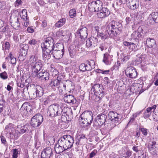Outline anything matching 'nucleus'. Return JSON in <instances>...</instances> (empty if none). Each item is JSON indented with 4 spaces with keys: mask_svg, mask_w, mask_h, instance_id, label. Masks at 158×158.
<instances>
[{
    "mask_svg": "<svg viewBox=\"0 0 158 158\" xmlns=\"http://www.w3.org/2000/svg\"><path fill=\"white\" fill-rule=\"evenodd\" d=\"M43 65L40 60H38V61L34 63L33 64L31 65V68L40 71Z\"/></svg>",
    "mask_w": 158,
    "mask_h": 158,
    "instance_id": "nucleus-29",
    "label": "nucleus"
},
{
    "mask_svg": "<svg viewBox=\"0 0 158 158\" xmlns=\"http://www.w3.org/2000/svg\"><path fill=\"white\" fill-rule=\"evenodd\" d=\"M141 36L140 32L137 31H134L131 35L132 38L135 40L136 41H138L139 40H141Z\"/></svg>",
    "mask_w": 158,
    "mask_h": 158,
    "instance_id": "nucleus-28",
    "label": "nucleus"
},
{
    "mask_svg": "<svg viewBox=\"0 0 158 158\" xmlns=\"http://www.w3.org/2000/svg\"><path fill=\"white\" fill-rule=\"evenodd\" d=\"M97 153V150L96 149L94 150L90 153L89 156V158H92L96 155Z\"/></svg>",
    "mask_w": 158,
    "mask_h": 158,
    "instance_id": "nucleus-59",
    "label": "nucleus"
},
{
    "mask_svg": "<svg viewBox=\"0 0 158 158\" xmlns=\"http://www.w3.org/2000/svg\"><path fill=\"white\" fill-rule=\"evenodd\" d=\"M126 1L127 6L131 10H136L139 6V0H126Z\"/></svg>",
    "mask_w": 158,
    "mask_h": 158,
    "instance_id": "nucleus-13",
    "label": "nucleus"
},
{
    "mask_svg": "<svg viewBox=\"0 0 158 158\" xmlns=\"http://www.w3.org/2000/svg\"><path fill=\"white\" fill-rule=\"evenodd\" d=\"M88 64L89 65L88 66L90 67V71L92 69H94L95 67V63L94 60H92L91 61H88Z\"/></svg>",
    "mask_w": 158,
    "mask_h": 158,
    "instance_id": "nucleus-52",
    "label": "nucleus"
},
{
    "mask_svg": "<svg viewBox=\"0 0 158 158\" xmlns=\"http://www.w3.org/2000/svg\"><path fill=\"white\" fill-rule=\"evenodd\" d=\"M63 100L65 102L71 104L74 106L77 107L79 105L78 102L77 101L74 96L72 95H65Z\"/></svg>",
    "mask_w": 158,
    "mask_h": 158,
    "instance_id": "nucleus-10",
    "label": "nucleus"
},
{
    "mask_svg": "<svg viewBox=\"0 0 158 158\" xmlns=\"http://www.w3.org/2000/svg\"><path fill=\"white\" fill-rule=\"evenodd\" d=\"M27 10L25 9L23 10L21 13L20 14V16L21 18L23 20H26V18H28V17H27Z\"/></svg>",
    "mask_w": 158,
    "mask_h": 158,
    "instance_id": "nucleus-44",
    "label": "nucleus"
},
{
    "mask_svg": "<svg viewBox=\"0 0 158 158\" xmlns=\"http://www.w3.org/2000/svg\"><path fill=\"white\" fill-rule=\"evenodd\" d=\"M10 139H17L19 136L20 134L17 129H14L9 134Z\"/></svg>",
    "mask_w": 158,
    "mask_h": 158,
    "instance_id": "nucleus-31",
    "label": "nucleus"
},
{
    "mask_svg": "<svg viewBox=\"0 0 158 158\" xmlns=\"http://www.w3.org/2000/svg\"><path fill=\"white\" fill-rule=\"evenodd\" d=\"M0 138L2 143L4 144H5L6 141L5 137L2 135H1Z\"/></svg>",
    "mask_w": 158,
    "mask_h": 158,
    "instance_id": "nucleus-63",
    "label": "nucleus"
},
{
    "mask_svg": "<svg viewBox=\"0 0 158 158\" xmlns=\"http://www.w3.org/2000/svg\"><path fill=\"white\" fill-rule=\"evenodd\" d=\"M50 102V101L49 99L47 98H44L43 101V104L45 105L49 104Z\"/></svg>",
    "mask_w": 158,
    "mask_h": 158,
    "instance_id": "nucleus-60",
    "label": "nucleus"
},
{
    "mask_svg": "<svg viewBox=\"0 0 158 158\" xmlns=\"http://www.w3.org/2000/svg\"><path fill=\"white\" fill-rule=\"evenodd\" d=\"M74 138L69 135H64L59 138L55 145V150L57 154H60L70 149L73 147Z\"/></svg>",
    "mask_w": 158,
    "mask_h": 158,
    "instance_id": "nucleus-2",
    "label": "nucleus"
},
{
    "mask_svg": "<svg viewBox=\"0 0 158 158\" xmlns=\"http://www.w3.org/2000/svg\"><path fill=\"white\" fill-rule=\"evenodd\" d=\"M102 8L99 10L97 14L99 17L102 18H104L110 15V12L107 8L103 7L102 6Z\"/></svg>",
    "mask_w": 158,
    "mask_h": 158,
    "instance_id": "nucleus-21",
    "label": "nucleus"
},
{
    "mask_svg": "<svg viewBox=\"0 0 158 158\" xmlns=\"http://www.w3.org/2000/svg\"><path fill=\"white\" fill-rule=\"evenodd\" d=\"M14 125L13 124L9 123L6 126L5 129V131L10 134V132H11L14 129Z\"/></svg>",
    "mask_w": 158,
    "mask_h": 158,
    "instance_id": "nucleus-35",
    "label": "nucleus"
},
{
    "mask_svg": "<svg viewBox=\"0 0 158 158\" xmlns=\"http://www.w3.org/2000/svg\"><path fill=\"white\" fill-rule=\"evenodd\" d=\"M156 105H154L152 107H149L147 108L144 113V118H146L149 117L151 115V113L153 112V110H154L156 109Z\"/></svg>",
    "mask_w": 158,
    "mask_h": 158,
    "instance_id": "nucleus-25",
    "label": "nucleus"
},
{
    "mask_svg": "<svg viewBox=\"0 0 158 158\" xmlns=\"http://www.w3.org/2000/svg\"><path fill=\"white\" fill-rule=\"evenodd\" d=\"M156 44L155 40L152 38H148L146 40V44L149 48H152Z\"/></svg>",
    "mask_w": 158,
    "mask_h": 158,
    "instance_id": "nucleus-32",
    "label": "nucleus"
},
{
    "mask_svg": "<svg viewBox=\"0 0 158 158\" xmlns=\"http://www.w3.org/2000/svg\"><path fill=\"white\" fill-rule=\"evenodd\" d=\"M104 93L102 92L101 93L97 95H94V96L93 98V100H94L95 102H97L98 103H99L100 102L102 98L104 96Z\"/></svg>",
    "mask_w": 158,
    "mask_h": 158,
    "instance_id": "nucleus-34",
    "label": "nucleus"
},
{
    "mask_svg": "<svg viewBox=\"0 0 158 158\" xmlns=\"http://www.w3.org/2000/svg\"><path fill=\"white\" fill-rule=\"evenodd\" d=\"M76 33L79 35L80 38L81 40H85L88 35L87 29L85 27H82L80 29L78 30Z\"/></svg>",
    "mask_w": 158,
    "mask_h": 158,
    "instance_id": "nucleus-20",
    "label": "nucleus"
},
{
    "mask_svg": "<svg viewBox=\"0 0 158 158\" xmlns=\"http://www.w3.org/2000/svg\"><path fill=\"white\" fill-rule=\"evenodd\" d=\"M53 57L56 59H60L62 57L64 54L63 51L58 50L56 49L52 50V51Z\"/></svg>",
    "mask_w": 158,
    "mask_h": 158,
    "instance_id": "nucleus-24",
    "label": "nucleus"
},
{
    "mask_svg": "<svg viewBox=\"0 0 158 158\" xmlns=\"http://www.w3.org/2000/svg\"><path fill=\"white\" fill-rule=\"evenodd\" d=\"M90 69V67L88 66L87 64L84 63L81 64L79 66L80 70L83 72H84L86 71H89Z\"/></svg>",
    "mask_w": 158,
    "mask_h": 158,
    "instance_id": "nucleus-33",
    "label": "nucleus"
},
{
    "mask_svg": "<svg viewBox=\"0 0 158 158\" xmlns=\"http://www.w3.org/2000/svg\"><path fill=\"white\" fill-rule=\"evenodd\" d=\"M70 55L71 57H73L77 52L75 48L73 46H71L69 49Z\"/></svg>",
    "mask_w": 158,
    "mask_h": 158,
    "instance_id": "nucleus-42",
    "label": "nucleus"
},
{
    "mask_svg": "<svg viewBox=\"0 0 158 158\" xmlns=\"http://www.w3.org/2000/svg\"><path fill=\"white\" fill-rule=\"evenodd\" d=\"M104 90L102 85L98 84H94L92 86L91 89V92L92 91L94 93V95H97L99 94L100 93H101L103 92L104 93V95H105L106 94V92Z\"/></svg>",
    "mask_w": 158,
    "mask_h": 158,
    "instance_id": "nucleus-15",
    "label": "nucleus"
},
{
    "mask_svg": "<svg viewBox=\"0 0 158 158\" xmlns=\"http://www.w3.org/2000/svg\"><path fill=\"white\" fill-rule=\"evenodd\" d=\"M146 22L148 25L158 23V12H153L151 13L147 19Z\"/></svg>",
    "mask_w": 158,
    "mask_h": 158,
    "instance_id": "nucleus-9",
    "label": "nucleus"
},
{
    "mask_svg": "<svg viewBox=\"0 0 158 158\" xmlns=\"http://www.w3.org/2000/svg\"><path fill=\"white\" fill-rule=\"evenodd\" d=\"M53 155V152L50 147H48L43 149L41 155V158H50Z\"/></svg>",
    "mask_w": 158,
    "mask_h": 158,
    "instance_id": "nucleus-17",
    "label": "nucleus"
},
{
    "mask_svg": "<svg viewBox=\"0 0 158 158\" xmlns=\"http://www.w3.org/2000/svg\"><path fill=\"white\" fill-rule=\"evenodd\" d=\"M23 78H21L20 80H18L17 81V85L18 86L23 88L24 86V80H23Z\"/></svg>",
    "mask_w": 158,
    "mask_h": 158,
    "instance_id": "nucleus-46",
    "label": "nucleus"
},
{
    "mask_svg": "<svg viewBox=\"0 0 158 158\" xmlns=\"http://www.w3.org/2000/svg\"><path fill=\"white\" fill-rule=\"evenodd\" d=\"M54 44L53 39L51 37H48L46 38L44 43L41 44V48L53 50Z\"/></svg>",
    "mask_w": 158,
    "mask_h": 158,
    "instance_id": "nucleus-12",
    "label": "nucleus"
},
{
    "mask_svg": "<svg viewBox=\"0 0 158 158\" xmlns=\"http://www.w3.org/2000/svg\"><path fill=\"white\" fill-rule=\"evenodd\" d=\"M99 48L102 51H103L106 50L107 49V47L106 44L104 43H103L100 45Z\"/></svg>",
    "mask_w": 158,
    "mask_h": 158,
    "instance_id": "nucleus-56",
    "label": "nucleus"
},
{
    "mask_svg": "<svg viewBox=\"0 0 158 158\" xmlns=\"http://www.w3.org/2000/svg\"><path fill=\"white\" fill-rule=\"evenodd\" d=\"M98 72L99 73H102L104 74H107L109 73L110 72V70H104L103 69L101 70L100 69H98Z\"/></svg>",
    "mask_w": 158,
    "mask_h": 158,
    "instance_id": "nucleus-58",
    "label": "nucleus"
},
{
    "mask_svg": "<svg viewBox=\"0 0 158 158\" xmlns=\"http://www.w3.org/2000/svg\"><path fill=\"white\" fill-rule=\"evenodd\" d=\"M112 59L108 53H106L104 54L103 62L106 65L110 64Z\"/></svg>",
    "mask_w": 158,
    "mask_h": 158,
    "instance_id": "nucleus-30",
    "label": "nucleus"
},
{
    "mask_svg": "<svg viewBox=\"0 0 158 158\" xmlns=\"http://www.w3.org/2000/svg\"><path fill=\"white\" fill-rule=\"evenodd\" d=\"M38 60V58L36 54L31 55L30 57L29 60L30 62V65L31 66V65H32L34 63H36Z\"/></svg>",
    "mask_w": 158,
    "mask_h": 158,
    "instance_id": "nucleus-39",
    "label": "nucleus"
},
{
    "mask_svg": "<svg viewBox=\"0 0 158 158\" xmlns=\"http://www.w3.org/2000/svg\"><path fill=\"white\" fill-rule=\"evenodd\" d=\"M49 74L46 71H41L39 73V78L42 80H48L49 79Z\"/></svg>",
    "mask_w": 158,
    "mask_h": 158,
    "instance_id": "nucleus-27",
    "label": "nucleus"
},
{
    "mask_svg": "<svg viewBox=\"0 0 158 158\" xmlns=\"http://www.w3.org/2000/svg\"><path fill=\"white\" fill-rule=\"evenodd\" d=\"M125 73L127 77L131 78H135L137 75L136 70L132 67L127 68L125 70Z\"/></svg>",
    "mask_w": 158,
    "mask_h": 158,
    "instance_id": "nucleus-14",
    "label": "nucleus"
},
{
    "mask_svg": "<svg viewBox=\"0 0 158 158\" xmlns=\"http://www.w3.org/2000/svg\"><path fill=\"white\" fill-rule=\"evenodd\" d=\"M76 10L74 9H72L70 10L69 12V15L70 18H73L76 16Z\"/></svg>",
    "mask_w": 158,
    "mask_h": 158,
    "instance_id": "nucleus-49",
    "label": "nucleus"
},
{
    "mask_svg": "<svg viewBox=\"0 0 158 158\" xmlns=\"http://www.w3.org/2000/svg\"><path fill=\"white\" fill-rule=\"evenodd\" d=\"M136 44L133 43L131 42L129 49L131 50H133L136 48Z\"/></svg>",
    "mask_w": 158,
    "mask_h": 158,
    "instance_id": "nucleus-62",
    "label": "nucleus"
},
{
    "mask_svg": "<svg viewBox=\"0 0 158 158\" xmlns=\"http://www.w3.org/2000/svg\"><path fill=\"white\" fill-rule=\"evenodd\" d=\"M122 28L121 23L114 20L106 25V31L110 32L114 37L121 31Z\"/></svg>",
    "mask_w": 158,
    "mask_h": 158,
    "instance_id": "nucleus-4",
    "label": "nucleus"
},
{
    "mask_svg": "<svg viewBox=\"0 0 158 158\" xmlns=\"http://www.w3.org/2000/svg\"><path fill=\"white\" fill-rule=\"evenodd\" d=\"M19 151L17 149H13L12 152V158H17L18 155L19 154Z\"/></svg>",
    "mask_w": 158,
    "mask_h": 158,
    "instance_id": "nucleus-47",
    "label": "nucleus"
},
{
    "mask_svg": "<svg viewBox=\"0 0 158 158\" xmlns=\"http://www.w3.org/2000/svg\"><path fill=\"white\" fill-rule=\"evenodd\" d=\"M66 19L64 18L60 19L55 24V26L57 27H60L64 24L66 22Z\"/></svg>",
    "mask_w": 158,
    "mask_h": 158,
    "instance_id": "nucleus-41",
    "label": "nucleus"
},
{
    "mask_svg": "<svg viewBox=\"0 0 158 158\" xmlns=\"http://www.w3.org/2000/svg\"><path fill=\"white\" fill-rule=\"evenodd\" d=\"M124 46L127 47L129 49L131 42H129L127 41H124L123 42Z\"/></svg>",
    "mask_w": 158,
    "mask_h": 158,
    "instance_id": "nucleus-64",
    "label": "nucleus"
},
{
    "mask_svg": "<svg viewBox=\"0 0 158 158\" xmlns=\"http://www.w3.org/2000/svg\"><path fill=\"white\" fill-rule=\"evenodd\" d=\"M148 148L149 152L153 155L158 154V144L155 141H150L148 142Z\"/></svg>",
    "mask_w": 158,
    "mask_h": 158,
    "instance_id": "nucleus-8",
    "label": "nucleus"
},
{
    "mask_svg": "<svg viewBox=\"0 0 158 158\" xmlns=\"http://www.w3.org/2000/svg\"><path fill=\"white\" fill-rule=\"evenodd\" d=\"M103 6L102 2L99 0L93 1L88 4L89 10L92 12H98Z\"/></svg>",
    "mask_w": 158,
    "mask_h": 158,
    "instance_id": "nucleus-6",
    "label": "nucleus"
},
{
    "mask_svg": "<svg viewBox=\"0 0 158 158\" xmlns=\"http://www.w3.org/2000/svg\"><path fill=\"white\" fill-rule=\"evenodd\" d=\"M43 51V59L45 62L48 61L51 57V54H52V49H50L47 48H42Z\"/></svg>",
    "mask_w": 158,
    "mask_h": 158,
    "instance_id": "nucleus-16",
    "label": "nucleus"
},
{
    "mask_svg": "<svg viewBox=\"0 0 158 158\" xmlns=\"http://www.w3.org/2000/svg\"><path fill=\"white\" fill-rule=\"evenodd\" d=\"M152 117L154 120L156 121H158V111L156 110H153Z\"/></svg>",
    "mask_w": 158,
    "mask_h": 158,
    "instance_id": "nucleus-48",
    "label": "nucleus"
},
{
    "mask_svg": "<svg viewBox=\"0 0 158 158\" xmlns=\"http://www.w3.org/2000/svg\"><path fill=\"white\" fill-rule=\"evenodd\" d=\"M9 56L10 57L11 63L12 64H15L16 62V58L13 56H12V55L11 53L9 54Z\"/></svg>",
    "mask_w": 158,
    "mask_h": 158,
    "instance_id": "nucleus-53",
    "label": "nucleus"
},
{
    "mask_svg": "<svg viewBox=\"0 0 158 158\" xmlns=\"http://www.w3.org/2000/svg\"><path fill=\"white\" fill-rule=\"evenodd\" d=\"M47 113L49 116L54 117L61 116L62 118L65 117L67 120L72 114V110L70 108L61 107L56 104L50 105L47 109Z\"/></svg>",
    "mask_w": 158,
    "mask_h": 158,
    "instance_id": "nucleus-1",
    "label": "nucleus"
},
{
    "mask_svg": "<svg viewBox=\"0 0 158 158\" xmlns=\"http://www.w3.org/2000/svg\"><path fill=\"white\" fill-rule=\"evenodd\" d=\"M21 113L23 114L28 113V114H31L32 113V108L30 105H29L27 103H24L20 109Z\"/></svg>",
    "mask_w": 158,
    "mask_h": 158,
    "instance_id": "nucleus-19",
    "label": "nucleus"
},
{
    "mask_svg": "<svg viewBox=\"0 0 158 158\" xmlns=\"http://www.w3.org/2000/svg\"><path fill=\"white\" fill-rule=\"evenodd\" d=\"M14 85V83L13 81H11V82L9 83L7 86L6 89L8 91H10L12 89V87Z\"/></svg>",
    "mask_w": 158,
    "mask_h": 158,
    "instance_id": "nucleus-57",
    "label": "nucleus"
},
{
    "mask_svg": "<svg viewBox=\"0 0 158 158\" xmlns=\"http://www.w3.org/2000/svg\"><path fill=\"white\" fill-rule=\"evenodd\" d=\"M56 49L58 50H61L64 52V45L61 43L56 44L55 46L53 47V50Z\"/></svg>",
    "mask_w": 158,
    "mask_h": 158,
    "instance_id": "nucleus-40",
    "label": "nucleus"
},
{
    "mask_svg": "<svg viewBox=\"0 0 158 158\" xmlns=\"http://www.w3.org/2000/svg\"><path fill=\"white\" fill-rule=\"evenodd\" d=\"M30 128V126L28 124L23 125H18L17 126V129L20 135L23 134L24 133L28 132L29 129Z\"/></svg>",
    "mask_w": 158,
    "mask_h": 158,
    "instance_id": "nucleus-22",
    "label": "nucleus"
},
{
    "mask_svg": "<svg viewBox=\"0 0 158 158\" xmlns=\"http://www.w3.org/2000/svg\"><path fill=\"white\" fill-rule=\"evenodd\" d=\"M35 92L37 93L38 97H40L44 94V90L43 88L40 86H38L36 89H35Z\"/></svg>",
    "mask_w": 158,
    "mask_h": 158,
    "instance_id": "nucleus-37",
    "label": "nucleus"
},
{
    "mask_svg": "<svg viewBox=\"0 0 158 158\" xmlns=\"http://www.w3.org/2000/svg\"><path fill=\"white\" fill-rule=\"evenodd\" d=\"M0 77L3 80H6L8 78V74L6 72L4 71L0 73Z\"/></svg>",
    "mask_w": 158,
    "mask_h": 158,
    "instance_id": "nucleus-51",
    "label": "nucleus"
},
{
    "mask_svg": "<svg viewBox=\"0 0 158 158\" xmlns=\"http://www.w3.org/2000/svg\"><path fill=\"white\" fill-rule=\"evenodd\" d=\"M31 76L33 77H39V73L40 71L39 70H36L33 68H31Z\"/></svg>",
    "mask_w": 158,
    "mask_h": 158,
    "instance_id": "nucleus-43",
    "label": "nucleus"
},
{
    "mask_svg": "<svg viewBox=\"0 0 158 158\" xmlns=\"http://www.w3.org/2000/svg\"><path fill=\"white\" fill-rule=\"evenodd\" d=\"M106 31V32H105V33L102 32V40H105L109 37L110 38H113L114 36L110 32L108 31Z\"/></svg>",
    "mask_w": 158,
    "mask_h": 158,
    "instance_id": "nucleus-36",
    "label": "nucleus"
},
{
    "mask_svg": "<svg viewBox=\"0 0 158 158\" xmlns=\"http://www.w3.org/2000/svg\"><path fill=\"white\" fill-rule=\"evenodd\" d=\"M10 23L12 26H13L14 28L17 29L20 26V24L19 20V18L15 16L14 17H11Z\"/></svg>",
    "mask_w": 158,
    "mask_h": 158,
    "instance_id": "nucleus-23",
    "label": "nucleus"
},
{
    "mask_svg": "<svg viewBox=\"0 0 158 158\" xmlns=\"http://www.w3.org/2000/svg\"><path fill=\"white\" fill-rule=\"evenodd\" d=\"M61 82V81L60 80L58 79V78L56 79L53 80L50 83L52 87V88L56 87L59 89V90L60 92H62V89H60L59 88H60V84Z\"/></svg>",
    "mask_w": 158,
    "mask_h": 158,
    "instance_id": "nucleus-26",
    "label": "nucleus"
},
{
    "mask_svg": "<svg viewBox=\"0 0 158 158\" xmlns=\"http://www.w3.org/2000/svg\"><path fill=\"white\" fill-rule=\"evenodd\" d=\"M43 121V118L42 115L38 113L31 118V124L34 127H37L40 125Z\"/></svg>",
    "mask_w": 158,
    "mask_h": 158,
    "instance_id": "nucleus-7",
    "label": "nucleus"
},
{
    "mask_svg": "<svg viewBox=\"0 0 158 158\" xmlns=\"http://www.w3.org/2000/svg\"><path fill=\"white\" fill-rule=\"evenodd\" d=\"M75 48L77 52L78 53H81L83 49V48L80 44L76 45L75 46Z\"/></svg>",
    "mask_w": 158,
    "mask_h": 158,
    "instance_id": "nucleus-50",
    "label": "nucleus"
},
{
    "mask_svg": "<svg viewBox=\"0 0 158 158\" xmlns=\"http://www.w3.org/2000/svg\"><path fill=\"white\" fill-rule=\"evenodd\" d=\"M107 111L105 110L102 113L98 115L94 118L93 126L95 129L99 128L105 123L107 118Z\"/></svg>",
    "mask_w": 158,
    "mask_h": 158,
    "instance_id": "nucleus-5",
    "label": "nucleus"
},
{
    "mask_svg": "<svg viewBox=\"0 0 158 158\" xmlns=\"http://www.w3.org/2000/svg\"><path fill=\"white\" fill-rule=\"evenodd\" d=\"M109 119L111 121L118 124H119L121 120L120 115L114 111H110L108 114Z\"/></svg>",
    "mask_w": 158,
    "mask_h": 158,
    "instance_id": "nucleus-11",
    "label": "nucleus"
},
{
    "mask_svg": "<svg viewBox=\"0 0 158 158\" xmlns=\"http://www.w3.org/2000/svg\"><path fill=\"white\" fill-rule=\"evenodd\" d=\"M37 43V41L35 40L32 39L29 41V42L28 44L30 45H35Z\"/></svg>",
    "mask_w": 158,
    "mask_h": 158,
    "instance_id": "nucleus-61",
    "label": "nucleus"
},
{
    "mask_svg": "<svg viewBox=\"0 0 158 158\" xmlns=\"http://www.w3.org/2000/svg\"><path fill=\"white\" fill-rule=\"evenodd\" d=\"M98 43V39L96 37H91L86 41V46L90 48L95 47Z\"/></svg>",
    "mask_w": 158,
    "mask_h": 158,
    "instance_id": "nucleus-18",
    "label": "nucleus"
},
{
    "mask_svg": "<svg viewBox=\"0 0 158 158\" xmlns=\"http://www.w3.org/2000/svg\"><path fill=\"white\" fill-rule=\"evenodd\" d=\"M2 44L3 50H8L10 47V44L9 42L7 41L2 42Z\"/></svg>",
    "mask_w": 158,
    "mask_h": 158,
    "instance_id": "nucleus-45",
    "label": "nucleus"
},
{
    "mask_svg": "<svg viewBox=\"0 0 158 158\" xmlns=\"http://www.w3.org/2000/svg\"><path fill=\"white\" fill-rule=\"evenodd\" d=\"M35 91V89H33L32 91L31 92V93L30 95L31 96L32 99H35L38 97L37 93H36Z\"/></svg>",
    "mask_w": 158,
    "mask_h": 158,
    "instance_id": "nucleus-54",
    "label": "nucleus"
},
{
    "mask_svg": "<svg viewBox=\"0 0 158 158\" xmlns=\"http://www.w3.org/2000/svg\"><path fill=\"white\" fill-rule=\"evenodd\" d=\"M27 52L24 49H21L20 51V54L19 57V59L22 60L24 59V57H25L27 54Z\"/></svg>",
    "mask_w": 158,
    "mask_h": 158,
    "instance_id": "nucleus-38",
    "label": "nucleus"
},
{
    "mask_svg": "<svg viewBox=\"0 0 158 158\" xmlns=\"http://www.w3.org/2000/svg\"><path fill=\"white\" fill-rule=\"evenodd\" d=\"M93 120L92 112L90 110L84 111L78 119L80 125L86 129H88L90 126Z\"/></svg>",
    "mask_w": 158,
    "mask_h": 158,
    "instance_id": "nucleus-3",
    "label": "nucleus"
},
{
    "mask_svg": "<svg viewBox=\"0 0 158 158\" xmlns=\"http://www.w3.org/2000/svg\"><path fill=\"white\" fill-rule=\"evenodd\" d=\"M139 130L142 132V134L144 135H147L148 134L147 129L142 127H140Z\"/></svg>",
    "mask_w": 158,
    "mask_h": 158,
    "instance_id": "nucleus-55",
    "label": "nucleus"
}]
</instances>
